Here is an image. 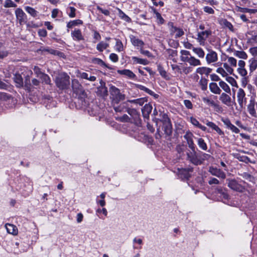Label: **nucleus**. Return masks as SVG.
<instances>
[{
    "instance_id": "4",
    "label": "nucleus",
    "mask_w": 257,
    "mask_h": 257,
    "mask_svg": "<svg viewBox=\"0 0 257 257\" xmlns=\"http://www.w3.org/2000/svg\"><path fill=\"white\" fill-rule=\"evenodd\" d=\"M15 15L19 23L22 25L27 22V16L21 8H17L15 10Z\"/></svg>"
},
{
    "instance_id": "29",
    "label": "nucleus",
    "mask_w": 257,
    "mask_h": 257,
    "mask_svg": "<svg viewBox=\"0 0 257 257\" xmlns=\"http://www.w3.org/2000/svg\"><path fill=\"white\" fill-rule=\"evenodd\" d=\"M126 111L135 120H137L139 119V113L136 109L127 108Z\"/></svg>"
},
{
    "instance_id": "63",
    "label": "nucleus",
    "mask_w": 257,
    "mask_h": 257,
    "mask_svg": "<svg viewBox=\"0 0 257 257\" xmlns=\"http://www.w3.org/2000/svg\"><path fill=\"white\" fill-rule=\"evenodd\" d=\"M109 59L113 62H116L118 60V56L115 53H111L109 55Z\"/></svg>"
},
{
    "instance_id": "3",
    "label": "nucleus",
    "mask_w": 257,
    "mask_h": 257,
    "mask_svg": "<svg viewBox=\"0 0 257 257\" xmlns=\"http://www.w3.org/2000/svg\"><path fill=\"white\" fill-rule=\"evenodd\" d=\"M110 93L113 100L116 103L125 99V95L120 92V90L114 86L110 88Z\"/></svg>"
},
{
    "instance_id": "57",
    "label": "nucleus",
    "mask_w": 257,
    "mask_h": 257,
    "mask_svg": "<svg viewBox=\"0 0 257 257\" xmlns=\"http://www.w3.org/2000/svg\"><path fill=\"white\" fill-rule=\"evenodd\" d=\"M33 70L37 77L39 78H40L41 76L44 73L41 71V69L38 66H34Z\"/></svg>"
},
{
    "instance_id": "45",
    "label": "nucleus",
    "mask_w": 257,
    "mask_h": 257,
    "mask_svg": "<svg viewBox=\"0 0 257 257\" xmlns=\"http://www.w3.org/2000/svg\"><path fill=\"white\" fill-rule=\"evenodd\" d=\"M127 101L130 103H135L139 104L140 106H142L145 102V99L144 98H141L137 99L128 100Z\"/></svg>"
},
{
    "instance_id": "60",
    "label": "nucleus",
    "mask_w": 257,
    "mask_h": 257,
    "mask_svg": "<svg viewBox=\"0 0 257 257\" xmlns=\"http://www.w3.org/2000/svg\"><path fill=\"white\" fill-rule=\"evenodd\" d=\"M203 11L206 13H207L208 14H214V10L208 6H205L203 8Z\"/></svg>"
},
{
    "instance_id": "37",
    "label": "nucleus",
    "mask_w": 257,
    "mask_h": 257,
    "mask_svg": "<svg viewBox=\"0 0 257 257\" xmlns=\"http://www.w3.org/2000/svg\"><path fill=\"white\" fill-rule=\"evenodd\" d=\"M234 55L239 58L246 59L247 58V54L243 51H235Z\"/></svg>"
},
{
    "instance_id": "56",
    "label": "nucleus",
    "mask_w": 257,
    "mask_h": 257,
    "mask_svg": "<svg viewBox=\"0 0 257 257\" xmlns=\"http://www.w3.org/2000/svg\"><path fill=\"white\" fill-rule=\"evenodd\" d=\"M237 71L239 74H240L241 76L244 77H246L247 74V70L244 68H238L237 69Z\"/></svg>"
},
{
    "instance_id": "41",
    "label": "nucleus",
    "mask_w": 257,
    "mask_h": 257,
    "mask_svg": "<svg viewBox=\"0 0 257 257\" xmlns=\"http://www.w3.org/2000/svg\"><path fill=\"white\" fill-rule=\"evenodd\" d=\"M26 11L31 16L36 17L37 16L38 12L36 11L34 8L27 6L25 8Z\"/></svg>"
},
{
    "instance_id": "35",
    "label": "nucleus",
    "mask_w": 257,
    "mask_h": 257,
    "mask_svg": "<svg viewBox=\"0 0 257 257\" xmlns=\"http://www.w3.org/2000/svg\"><path fill=\"white\" fill-rule=\"evenodd\" d=\"M193 51L200 58H203L205 56V52L201 48H193Z\"/></svg>"
},
{
    "instance_id": "28",
    "label": "nucleus",
    "mask_w": 257,
    "mask_h": 257,
    "mask_svg": "<svg viewBox=\"0 0 257 257\" xmlns=\"http://www.w3.org/2000/svg\"><path fill=\"white\" fill-rule=\"evenodd\" d=\"M190 122L195 126L199 128L203 131H206L207 128L202 125H201L199 122L194 117H190L189 118Z\"/></svg>"
},
{
    "instance_id": "24",
    "label": "nucleus",
    "mask_w": 257,
    "mask_h": 257,
    "mask_svg": "<svg viewBox=\"0 0 257 257\" xmlns=\"http://www.w3.org/2000/svg\"><path fill=\"white\" fill-rule=\"evenodd\" d=\"M72 89L75 92H78L79 91L84 93V91L82 90V86L79 83L77 80H73L72 82Z\"/></svg>"
},
{
    "instance_id": "50",
    "label": "nucleus",
    "mask_w": 257,
    "mask_h": 257,
    "mask_svg": "<svg viewBox=\"0 0 257 257\" xmlns=\"http://www.w3.org/2000/svg\"><path fill=\"white\" fill-rule=\"evenodd\" d=\"M16 7L17 5L12 0H6L4 4L5 8H16Z\"/></svg>"
},
{
    "instance_id": "58",
    "label": "nucleus",
    "mask_w": 257,
    "mask_h": 257,
    "mask_svg": "<svg viewBox=\"0 0 257 257\" xmlns=\"http://www.w3.org/2000/svg\"><path fill=\"white\" fill-rule=\"evenodd\" d=\"M171 68H172V70L173 71H174V72L175 73H179V74H181L182 73L181 69L180 68V66H178V65H176V64H171Z\"/></svg>"
},
{
    "instance_id": "8",
    "label": "nucleus",
    "mask_w": 257,
    "mask_h": 257,
    "mask_svg": "<svg viewBox=\"0 0 257 257\" xmlns=\"http://www.w3.org/2000/svg\"><path fill=\"white\" fill-rule=\"evenodd\" d=\"M205 59L208 64L214 63L218 60V55L216 52L211 50L206 54Z\"/></svg>"
},
{
    "instance_id": "15",
    "label": "nucleus",
    "mask_w": 257,
    "mask_h": 257,
    "mask_svg": "<svg viewBox=\"0 0 257 257\" xmlns=\"http://www.w3.org/2000/svg\"><path fill=\"white\" fill-rule=\"evenodd\" d=\"M228 94L226 92L221 93L219 99L223 104L230 106L231 105V98Z\"/></svg>"
},
{
    "instance_id": "21",
    "label": "nucleus",
    "mask_w": 257,
    "mask_h": 257,
    "mask_svg": "<svg viewBox=\"0 0 257 257\" xmlns=\"http://www.w3.org/2000/svg\"><path fill=\"white\" fill-rule=\"evenodd\" d=\"M152 110V106L150 104H146L142 109L143 115L145 118L149 119V115Z\"/></svg>"
},
{
    "instance_id": "10",
    "label": "nucleus",
    "mask_w": 257,
    "mask_h": 257,
    "mask_svg": "<svg viewBox=\"0 0 257 257\" xmlns=\"http://www.w3.org/2000/svg\"><path fill=\"white\" fill-rule=\"evenodd\" d=\"M129 38L130 39L131 42L132 44L136 47L143 48L144 46L145 45V43L142 40L139 39L137 37L131 35L129 36Z\"/></svg>"
},
{
    "instance_id": "43",
    "label": "nucleus",
    "mask_w": 257,
    "mask_h": 257,
    "mask_svg": "<svg viewBox=\"0 0 257 257\" xmlns=\"http://www.w3.org/2000/svg\"><path fill=\"white\" fill-rule=\"evenodd\" d=\"M115 49L117 52H121L123 50V46L121 41L119 39L116 40Z\"/></svg>"
},
{
    "instance_id": "33",
    "label": "nucleus",
    "mask_w": 257,
    "mask_h": 257,
    "mask_svg": "<svg viewBox=\"0 0 257 257\" xmlns=\"http://www.w3.org/2000/svg\"><path fill=\"white\" fill-rule=\"evenodd\" d=\"M97 93L101 96H105L107 95V89L105 86H101L97 88Z\"/></svg>"
},
{
    "instance_id": "27",
    "label": "nucleus",
    "mask_w": 257,
    "mask_h": 257,
    "mask_svg": "<svg viewBox=\"0 0 257 257\" xmlns=\"http://www.w3.org/2000/svg\"><path fill=\"white\" fill-rule=\"evenodd\" d=\"M6 228L7 230V232L10 233L13 235H16L18 233V229L17 227L12 224H9L7 223L5 225Z\"/></svg>"
},
{
    "instance_id": "59",
    "label": "nucleus",
    "mask_w": 257,
    "mask_h": 257,
    "mask_svg": "<svg viewBox=\"0 0 257 257\" xmlns=\"http://www.w3.org/2000/svg\"><path fill=\"white\" fill-rule=\"evenodd\" d=\"M228 62L232 66H236L237 61L234 58L232 57H228Z\"/></svg>"
},
{
    "instance_id": "42",
    "label": "nucleus",
    "mask_w": 257,
    "mask_h": 257,
    "mask_svg": "<svg viewBox=\"0 0 257 257\" xmlns=\"http://www.w3.org/2000/svg\"><path fill=\"white\" fill-rule=\"evenodd\" d=\"M152 10L154 14H155V15H156V17L158 21V23H159L161 24H163L164 23V20L161 16V14L159 12H158L155 9L152 8Z\"/></svg>"
},
{
    "instance_id": "19",
    "label": "nucleus",
    "mask_w": 257,
    "mask_h": 257,
    "mask_svg": "<svg viewBox=\"0 0 257 257\" xmlns=\"http://www.w3.org/2000/svg\"><path fill=\"white\" fill-rule=\"evenodd\" d=\"M210 91L215 94H220L221 93V89L216 83L211 82L209 85Z\"/></svg>"
},
{
    "instance_id": "39",
    "label": "nucleus",
    "mask_w": 257,
    "mask_h": 257,
    "mask_svg": "<svg viewBox=\"0 0 257 257\" xmlns=\"http://www.w3.org/2000/svg\"><path fill=\"white\" fill-rule=\"evenodd\" d=\"M118 16L121 19L124 20L126 22L129 23L131 22V18L128 16L125 15L120 9H118Z\"/></svg>"
},
{
    "instance_id": "2",
    "label": "nucleus",
    "mask_w": 257,
    "mask_h": 257,
    "mask_svg": "<svg viewBox=\"0 0 257 257\" xmlns=\"http://www.w3.org/2000/svg\"><path fill=\"white\" fill-rule=\"evenodd\" d=\"M192 151L187 153L188 160L195 165H201L203 163L204 159L202 156L197 154L195 149L191 150Z\"/></svg>"
},
{
    "instance_id": "26",
    "label": "nucleus",
    "mask_w": 257,
    "mask_h": 257,
    "mask_svg": "<svg viewBox=\"0 0 257 257\" xmlns=\"http://www.w3.org/2000/svg\"><path fill=\"white\" fill-rule=\"evenodd\" d=\"M206 124L208 126L215 130L219 135L224 136V132L214 122L209 121H207Z\"/></svg>"
},
{
    "instance_id": "55",
    "label": "nucleus",
    "mask_w": 257,
    "mask_h": 257,
    "mask_svg": "<svg viewBox=\"0 0 257 257\" xmlns=\"http://www.w3.org/2000/svg\"><path fill=\"white\" fill-rule=\"evenodd\" d=\"M216 192L218 194H220V195L223 198H224L225 199H228V194L225 192H224L222 190V189H221V188H218L216 190Z\"/></svg>"
},
{
    "instance_id": "44",
    "label": "nucleus",
    "mask_w": 257,
    "mask_h": 257,
    "mask_svg": "<svg viewBox=\"0 0 257 257\" xmlns=\"http://www.w3.org/2000/svg\"><path fill=\"white\" fill-rule=\"evenodd\" d=\"M82 23H83L82 21L80 20H76L72 21L69 22L67 24V27L68 28H71L74 26L82 24Z\"/></svg>"
},
{
    "instance_id": "17",
    "label": "nucleus",
    "mask_w": 257,
    "mask_h": 257,
    "mask_svg": "<svg viewBox=\"0 0 257 257\" xmlns=\"http://www.w3.org/2000/svg\"><path fill=\"white\" fill-rule=\"evenodd\" d=\"M14 81L16 83V87H22L24 85L23 79L22 75L19 73H16L13 77Z\"/></svg>"
},
{
    "instance_id": "12",
    "label": "nucleus",
    "mask_w": 257,
    "mask_h": 257,
    "mask_svg": "<svg viewBox=\"0 0 257 257\" xmlns=\"http://www.w3.org/2000/svg\"><path fill=\"white\" fill-rule=\"evenodd\" d=\"M182 61L188 62L191 66H197L201 65L200 60L194 56H190V57L182 58Z\"/></svg>"
},
{
    "instance_id": "16",
    "label": "nucleus",
    "mask_w": 257,
    "mask_h": 257,
    "mask_svg": "<svg viewBox=\"0 0 257 257\" xmlns=\"http://www.w3.org/2000/svg\"><path fill=\"white\" fill-rule=\"evenodd\" d=\"M221 120L226 126V127L231 130L232 132L236 134L239 133V130L237 127L232 124L228 118H222Z\"/></svg>"
},
{
    "instance_id": "6",
    "label": "nucleus",
    "mask_w": 257,
    "mask_h": 257,
    "mask_svg": "<svg viewBox=\"0 0 257 257\" xmlns=\"http://www.w3.org/2000/svg\"><path fill=\"white\" fill-rule=\"evenodd\" d=\"M77 76L82 79H86L91 82L95 81L96 77L92 75L90 72H81L78 71L77 73Z\"/></svg>"
},
{
    "instance_id": "20",
    "label": "nucleus",
    "mask_w": 257,
    "mask_h": 257,
    "mask_svg": "<svg viewBox=\"0 0 257 257\" xmlns=\"http://www.w3.org/2000/svg\"><path fill=\"white\" fill-rule=\"evenodd\" d=\"M255 102L253 99H250L247 106V110L249 113L253 117H256V112L254 108Z\"/></svg>"
},
{
    "instance_id": "14",
    "label": "nucleus",
    "mask_w": 257,
    "mask_h": 257,
    "mask_svg": "<svg viewBox=\"0 0 257 257\" xmlns=\"http://www.w3.org/2000/svg\"><path fill=\"white\" fill-rule=\"evenodd\" d=\"M209 172L211 175L216 176L218 178H222L223 179H225L226 177L225 173H224L220 169H217L216 168H214L213 167H210L209 169Z\"/></svg>"
},
{
    "instance_id": "40",
    "label": "nucleus",
    "mask_w": 257,
    "mask_h": 257,
    "mask_svg": "<svg viewBox=\"0 0 257 257\" xmlns=\"http://www.w3.org/2000/svg\"><path fill=\"white\" fill-rule=\"evenodd\" d=\"M208 80L205 78L201 77L199 80V84L202 90H205L207 87Z\"/></svg>"
},
{
    "instance_id": "31",
    "label": "nucleus",
    "mask_w": 257,
    "mask_h": 257,
    "mask_svg": "<svg viewBox=\"0 0 257 257\" xmlns=\"http://www.w3.org/2000/svg\"><path fill=\"white\" fill-rule=\"evenodd\" d=\"M249 67L250 73H252L257 69V60L255 58H251L249 60Z\"/></svg>"
},
{
    "instance_id": "25",
    "label": "nucleus",
    "mask_w": 257,
    "mask_h": 257,
    "mask_svg": "<svg viewBox=\"0 0 257 257\" xmlns=\"http://www.w3.org/2000/svg\"><path fill=\"white\" fill-rule=\"evenodd\" d=\"M71 36L74 40L80 41L84 40V37L79 29H75L72 31L71 33Z\"/></svg>"
},
{
    "instance_id": "22",
    "label": "nucleus",
    "mask_w": 257,
    "mask_h": 257,
    "mask_svg": "<svg viewBox=\"0 0 257 257\" xmlns=\"http://www.w3.org/2000/svg\"><path fill=\"white\" fill-rule=\"evenodd\" d=\"M171 34H174L175 38H179L184 34V32L182 29L177 28L172 26L171 29Z\"/></svg>"
},
{
    "instance_id": "7",
    "label": "nucleus",
    "mask_w": 257,
    "mask_h": 257,
    "mask_svg": "<svg viewBox=\"0 0 257 257\" xmlns=\"http://www.w3.org/2000/svg\"><path fill=\"white\" fill-rule=\"evenodd\" d=\"M211 31L210 30H207L198 32L197 34V39L200 44H202L208 38V37L211 35Z\"/></svg>"
},
{
    "instance_id": "62",
    "label": "nucleus",
    "mask_w": 257,
    "mask_h": 257,
    "mask_svg": "<svg viewBox=\"0 0 257 257\" xmlns=\"http://www.w3.org/2000/svg\"><path fill=\"white\" fill-rule=\"evenodd\" d=\"M140 52L142 54L147 56L148 57H152L153 56L151 52H150L148 50H144L143 48H141L140 49Z\"/></svg>"
},
{
    "instance_id": "1",
    "label": "nucleus",
    "mask_w": 257,
    "mask_h": 257,
    "mask_svg": "<svg viewBox=\"0 0 257 257\" xmlns=\"http://www.w3.org/2000/svg\"><path fill=\"white\" fill-rule=\"evenodd\" d=\"M55 83L60 89H67L70 84V77L66 73H60L56 77Z\"/></svg>"
},
{
    "instance_id": "47",
    "label": "nucleus",
    "mask_w": 257,
    "mask_h": 257,
    "mask_svg": "<svg viewBox=\"0 0 257 257\" xmlns=\"http://www.w3.org/2000/svg\"><path fill=\"white\" fill-rule=\"evenodd\" d=\"M225 80L230 84L232 86L237 87V84L236 81L231 76H228V75L226 77Z\"/></svg>"
},
{
    "instance_id": "53",
    "label": "nucleus",
    "mask_w": 257,
    "mask_h": 257,
    "mask_svg": "<svg viewBox=\"0 0 257 257\" xmlns=\"http://www.w3.org/2000/svg\"><path fill=\"white\" fill-rule=\"evenodd\" d=\"M225 71L229 74H232L233 72V69L227 63H224L223 64V67Z\"/></svg>"
},
{
    "instance_id": "32",
    "label": "nucleus",
    "mask_w": 257,
    "mask_h": 257,
    "mask_svg": "<svg viewBox=\"0 0 257 257\" xmlns=\"http://www.w3.org/2000/svg\"><path fill=\"white\" fill-rule=\"evenodd\" d=\"M211 71V69L209 68L205 67H201L197 68L196 73L201 75L205 74L208 75Z\"/></svg>"
},
{
    "instance_id": "61",
    "label": "nucleus",
    "mask_w": 257,
    "mask_h": 257,
    "mask_svg": "<svg viewBox=\"0 0 257 257\" xmlns=\"http://www.w3.org/2000/svg\"><path fill=\"white\" fill-rule=\"evenodd\" d=\"M180 53L181 54V56L180 57V59L182 61V58H185V57H189V56H190V53L189 51L187 50H181L180 52Z\"/></svg>"
},
{
    "instance_id": "5",
    "label": "nucleus",
    "mask_w": 257,
    "mask_h": 257,
    "mask_svg": "<svg viewBox=\"0 0 257 257\" xmlns=\"http://www.w3.org/2000/svg\"><path fill=\"white\" fill-rule=\"evenodd\" d=\"M237 100L241 108L245 105L246 102L245 93L242 88H239L237 92Z\"/></svg>"
},
{
    "instance_id": "52",
    "label": "nucleus",
    "mask_w": 257,
    "mask_h": 257,
    "mask_svg": "<svg viewBox=\"0 0 257 257\" xmlns=\"http://www.w3.org/2000/svg\"><path fill=\"white\" fill-rule=\"evenodd\" d=\"M160 116L161 117L160 119V121L162 122V123L171 121L168 115L164 112H161L160 113Z\"/></svg>"
},
{
    "instance_id": "18",
    "label": "nucleus",
    "mask_w": 257,
    "mask_h": 257,
    "mask_svg": "<svg viewBox=\"0 0 257 257\" xmlns=\"http://www.w3.org/2000/svg\"><path fill=\"white\" fill-rule=\"evenodd\" d=\"M163 130L167 136L172 134V125L171 121L163 123Z\"/></svg>"
},
{
    "instance_id": "64",
    "label": "nucleus",
    "mask_w": 257,
    "mask_h": 257,
    "mask_svg": "<svg viewBox=\"0 0 257 257\" xmlns=\"http://www.w3.org/2000/svg\"><path fill=\"white\" fill-rule=\"evenodd\" d=\"M184 104L188 109H192L193 108V104L192 102L189 100H184Z\"/></svg>"
},
{
    "instance_id": "38",
    "label": "nucleus",
    "mask_w": 257,
    "mask_h": 257,
    "mask_svg": "<svg viewBox=\"0 0 257 257\" xmlns=\"http://www.w3.org/2000/svg\"><path fill=\"white\" fill-rule=\"evenodd\" d=\"M197 144L199 148L204 151L207 149V146L204 140L202 138L197 139Z\"/></svg>"
},
{
    "instance_id": "23",
    "label": "nucleus",
    "mask_w": 257,
    "mask_h": 257,
    "mask_svg": "<svg viewBox=\"0 0 257 257\" xmlns=\"http://www.w3.org/2000/svg\"><path fill=\"white\" fill-rule=\"evenodd\" d=\"M117 73L120 75L126 76L130 79H135L136 77V75L128 69L118 70Z\"/></svg>"
},
{
    "instance_id": "30",
    "label": "nucleus",
    "mask_w": 257,
    "mask_h": 257,
    "mask_svg": "<svg viewBox=\"0 0 257 257\" xmlns=\"http://www.w3.org/2000/svg\"><path fill=\"white\" fill-rule=\"evenodd\" d=\"M219 87L221 88L226 93H231V89L229 85L223 80H220L219 82Z\"/></svg>"
},
{
    "instance_id": "49",
    "label": "nucleus",
    "mask_w": 257,
    "mask_h": 257,
    "mask_svg": "<svg viewBox=\"0 0 257 257\" xmlns=\"http://www.w3.org/2000/svg\"><path fill=\"white\" fill-rule=\"evenodd\" d=\"M138 87L141 90H143L148 94L153 95L154 94V92L152 91L151 90L149 89V88L146 87L145 86L142 85H139Z\"/></svg>"
},
{
    "instance_id": "13",
    "label": "nucleus",
    "mask_w": 257,
    "mask_h": 257,
    "mask_svg": "<svg viewBox=\"0 0 257 257\" xmlns=\"http://www.w3.org/2000/svg\"><path fill=\"white\" fill-rule=\"evenodd\" d=\"M228 181V186L231 189L238 191L241 192L243 190L242 186L239 184L237 181L234 179L232 180H227Z\"/></svg>"
},
{
    "instance_id": "51",
    "label": "nucleus",
    "mask_w": 257,
    "mask_h": 257,
    "mask_svg": "<svg viewBox=\"0 0 257 257\" xmlns=\"http://www.w3.org/2000/svg\"><path fill=\"white\" fill-rule=\"evenodd\" d=\"M203 101L209 106L213 107L216 103L214 100L209 99L208 97H205L202 98Z\"/></svg>"
},
{
    "instance_id": "34",
    "label": "nucleus",
    "mask_w": 257,
    "mask_h": 257,
    "mask_svg": "<svg viewBox=\"0 0 257 257\" xmlns=\"http://www.w3.org/2000/svg\"><path fill=\"white\" fill-rule=\"evenodd\" d=\"M109 47V44L101 41L96 46V49L99 52H102Z\"/></svg>"
},
{
    "instance_id": "48",
    "label": "nucleus",
    "mask_w": 257,
    "mask_h": 257,
    "mask_svg": "<svg viewBox=\"0 0 257 257\" xmlns=\"http://www.w3.org/2000/svg\"><path fill=\"white\" fill-rule=\"evenodd\" d=\"M43 82H45L47 84H50L51 80L49 76L45 73H43L40 77Z\"/></svg>"
},
{
    "instance_id": "36",
    "label": "nucleus",
    "mask_w": 257,
    "mask_h": 257,
    "mask_svg": "<svg viewBox=\"0 0 257 257\" xmlns=\"http://www.w3.org/2000/svg\"><path fill=\"white\" fill-rule=\"evenodd\" d=\"M132 60L134 63L141 64L143 65H147L149 63L148 60L139 58L135 56L132 57Z\"/></svg>"
},
{
    "instance_id": "11",
    "label": "nucleus",
    "mask_w": 257,
    "mask_h": 257,
    "mask_svg": "<svg viewBox=\"0 0 257 257\" xmlns=\"http://www.w3.org/2000/svg\"><path fill=\"white\" fill-rule=\"evenodd\" d=\"M193 134L189 131L187 132L184 136V138L186 140L188 147L191 150L195 149V145L193 140Z\"/></svg>"
},
{
    "instance_id": "46",
    "label": "nucleus",
    "mask_w": 257,
    "mask_h": 257,
    "mask_svg": "<svg viewBox=\"0 0 257 257\" xmlns=\"http://www.w3.org/2000/svg\"><path fill=\"white\" fill-rule=\"evenodd\" d=\"M91 62L95 64H97L101 66L107 67L105 63L99 58H94L92 59Z\"/></svg>"
},
{
    "instance_id": "9",
    "label": "nucleus",
    "mask_w": 257,
    "mask_h": 257,
    "mask_svg": "<svg viewBox=\"0 0 257 257\" xmlns=\"http://www.w3.org/2000/svg\"><path fill=\"white\" fill-rule=\"evenodd\" d=\"M193 169H178V175L182 180H188L190 177V172H192Z\"/></svg>"
},
{
    "instance_id": "54",
    "label": "nucleus",
    "mask_w": 257,
    "mask_h": 257,
    "mask_svg": "<svg viewBox=\"0 0 257 257\" xmlns=\"http://www.w3.org/2000/svg\"><path fill=\"white\" fill-rule=\"evenodd\" d=\"M216 72L220 74L222 77H226L228 75L227 72L222 67L218 68L216 70Z\"/></svg>"
}]
</instances>
